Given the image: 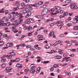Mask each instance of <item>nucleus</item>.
<instances>
[{
	"label": "nucleus",
	"mask_w": 78,
	"mask_h": 78,
	"mask_svg": "<svg viewBox=\"0 0 78 78\" xmlns=\"http://www.w3.org/2000/svg\"><path fill=\"white\" fill-rule=\"evenodd\" d=\"M56 23L57 24V26L58 27H60V26L64 25V23H62V21H58Z\"/></svg>",
	"instance_id": "obj_1"
},
{
	"label": "nucleus",
	"mask_w": 78,
	"mask_h": 78,
	"mask_svg": "<svg viewBox=\"0 0 78 78\" xmlns=\"http://www.w3.org/2000/svg\"><path fill=\"white\" fill-rule=\"evenodd\" d=\"M48 10L47 9H44L42 12V15H45V14H47V12H48Z\"/></svg>",
	"instance_id": "obj_2"
},
{
	"label": "nucleus",
	"mask_w": 78,
	"mask_h": 78,
	"mask_svg": "<svg viewBox=\"0 0 78 78\" xmlns=\"http://www.w3.org/2000/svg\"><path fill=\"white\" fill-rule=\"evenodd\" d=\"M21 6L23 8V9H26V7H25V5H26V4L25 3L22 2L21 4Z\"/></svg>",
	"instance_id": "obj_3"
},
{
	"label": "nucleus",
	"mask_w": 78,
	"mask_h": 78,
	"mask_svg": "<svg viewBox=\"0 0 78 78\" xmlns=\"http://www.w3.org/2000/svg\"><path fill=\"white\" fill-rule=\"evenodd\" d=\"M6 70L7 72H9L11 71V68L10 67H7L6 68Z\"/></svg>",
	"instance_id": "obj_4"
},
{
	"label": "nucleus",
	"mask_w": 78,
	"mask_h": 78,
	"mask_svg": "<svg viewBox=\"0 0 78 78\" xmlns=\"http://www.w3.org/2000/svg\"><path fill=\"white\" fill-rule=\"evenodd\" d=\"M12 45H13V43H10L7 44H6V47H12Z\"/></svg>",
	"instance_id": "obj_5"
},
{
	"label": "nucleus",
	"mask_w": 78,
	"mask_h": 78,
	"mask_svg": "<svg viewBox=\"0 0 78 78\" xmlns=\"http://www.w3.org/2000/svg\"><path fill=\"white\" fill-rule=\"evenodd\" d=\"M27 11L26 10H22L20 12V13L22 14H25L27 13Z\"/></svg>",
	"instance_id": "obj_6"
},
{
	"label": "nucleus",
	"mask_w": 78,
	"mask_h": 78,
	"mask_svg": "<svg viewBox=\"0 0 78 78\" xmlns=\"http://www.w3.org/2000/svg\"><path fill=\"white\" fill-rule=\"evenodd\" d=\"M19 18H18V20L20 22H22L23 21V19H22V18H23V16H19Z\"/></svg>",
	"instance_id": "obj_7"
},
{
	"label": "nucleus",
	"mask_w": 78,
	"mask_h": 78,
	"mask_svg": "<svg viewBox=\"0 0 78 78\" xmlns=\"http://www.w3.org/2000/svg\"><path fill=\"white\" fill-rule=\"evenodd\" d=\"M37 58H37V62H41V60L42 59V58L39 56H38Z\"/></svg>",
	"instance_id": "obj_8"
},
{
	"label": "nucleus",
	"mask_w": 78,
	"mask_h": 78,
	"mask_svg": "<svg viewBox=\"0 0 78 78\" xmlns=\"http://www.w3.org/2000/svg\"><path fill=\"white\" fill-rule=\"evenodd\" d=\"M55 59H61V56L57 55L55 56Z\"/></svg>",
	"instance_id": "obj_9"
},
{
	"label": "nucleus",
	"mask_w": 78,
	"mask_h": 78,
	"mask_svg": "<svg viewBox=\"0 0 78 78\" xmlns=\"http://www.w3.org/2000/svg\"><path fill=\"white\" fill-rule=\"evenodd\" d=\"M41 70V67H38L37 68V71H36V73H39V72H40V70Z\"/></svg>",
	"instance_id": "obj_10"
},
{
	"label": "nucleus",
	"mask_w": 78,
	"mask_h": 78,
	"mask_svg": "<svg viewBox=\"0 0 78 78\" xmlns=\"http://www.w3.org/2000/svg\"><path fill=\"white\" fill-rule=\"evenodd\" d=\"M29 20L30 23H33L34 22V19L33 18H29Z\"/></svg>",
	"instance_id": "obj_11"
},
{
	"label": "nucleus",
	"mask_w": 78,
	"mask_h": 78,
	"mask_svg": "<svg viewBox=\"0 0 78 78\" xmlns=\"http://www.w3.org/2000/svg\"><path fill=\"white\" fill-rule=\"evenodd\" d=\"M37 37V40L39 41H42V40H43V39L41 38V35H38Z\"/></svg>",
	"instance_id": "obj_12"
},
{
	"label": "nucleus",
	"mask_w": 78,
	"mask_h": 78,
	"mask_svg": "<svg viewBox=\"0 0 78 78\" xmlns=\"http://www.w3.org/2000/svg\"><path fill=\"white\" fill-rule=\"evenodd\" d=\"M55 8L57 10H59V9H61V7H58L57 6H55Z\"/></svg>",
	"instance_id": "obj_13"
},
{
	"label": "nucleus",
	"mask_w": 78,
	"mask_h": 78,
	"mask_svg": "<svg viewBox=\"0 0 78 78\" xmlns=\"http://www.w3.org/2000/svg\"><path fill=\"white\" fill-rule=\"evenodd\" d=\"M16 16H17V17H20V16H22V14H20L18 12H16Z\"/></svg>",
	"instance_id": "obj_14"
},
{
	"label": "nucleus",
	"mask_w": 78,
	"mask_h": 78,
	"mask_svg": "<svg viewBox=\"0 0 78 78\" xmlns=\"http://www.w3.org/2000/svg\"><path fill=\"white\" fill-rule=\"evenodd\" d=\"M25 23H27V24H30V21L29 20V19H28L26 21H25Z\"/></svg>",
	"instance_id": "obj_15"
},
{
	"label": "nucleus",
	"mask_w": 78,
	"mask_h": 78,
	"mask_svg": "<svg viewBox=\"0 0 78 78\" xmlns=\"http://www.w3.org/2000/svg\"><path fill=\"white\" fill-rule=\"evenodd\" d=\"M16 67H18V68H19L20 69V68H22V66L20 64H17Z\"/></svg>",
	"instance_id": "obj_16"
},
{
	"label": "nucleus",
	"mask_w": 78,
	"mask_h": 78,
	"mask_svg": "<svg viewBox=\"0 0 78 78\" xmlns=\"http://www.w3.org/2000/svg\"><path fill=\"white\" fill-rule=\"evenodd\" d=\"M12 31L14 33H17L18 32V30H17V29L16 28H14L12 30Z\"/></svg>",
	"instance_id": "obj_17"
},
{
	"label": "nucleus",
	"mask_w": 78,
	"mask_h": 78,
	"mask_svg": "<svg viewBox=\"0 0 78 78\" xmlns=\"http://www.w3.org/2000/svg\"><path fill=\"white\" fill-rule=\"evenodd\" d=\"M9 55H10L11 56H14V55H15V53L14 52H10L9 53Z\"/></svg>",
	"instance_id": "obj_18"
},
{
	"label": "nucleus",
	"mask_w": 78,
	"mask_h": 78,
	"mask_svg": "<svg viewBox=\"0 0 78 78\" xmlns=\"http://www.w3.org/2000/svg\"><path fill=\"white\" fill-rule=\"evenodd\" d=\"M54 32H51L49 33V35L50 36H52L54 34Z\"/></svg>",
	"instance_id": "obj_19"
},
{
	"label": "nucleus",
	"mask_w": 78,
	"mask_h": 78,
	"mask_svg": "<svg viewBox=\"0 0 78 78\" xmlns=\"http://www.w3.org/2000/svg\"><path fill=\"white\" fill-rule=\"evenodd\" d=\"M35 69H31L30 71V72L31 73H33L34 72H35Z\"/></svg>",
	"instance_id": "obj_20"
},
{
	"label": "nucleus",
	"mask_w": 78,
	"mask_h": 78,
	"mask_svg": "<svg viewBox=\"0 0 78 78\" xmlns=\"http://www.w3.org/2000/svg\"><path fill=\"white\" fill-rule=\"evenodd\" d=\"M50 20L49 19H47L46 21H45V23H49V22H50Z\"/></svg>",
	"instance_id": "obj_21"
},
{
	"label": "nucleus",
	"mask_w": 78,
	"mask_h": 78,
	"mask_svg": "<svg viewBox=\"0 0 78 78\" xmlns=\"http://www.w3.org/2000/svg\"><path fill=\"white\" fill-rule=\"evenodd\" d=\"M43 17L44 16H36V17L39 19H41V18H43Z\"/></svg>",
	"instance_id": "obj_22"
},
{
	"label": "nucleus",
	"mask_w": 78,
	"mask_h": 78,
	"mask_svg": "<svg viewBox=\"0 0 78 78\" xmlns=\"http://www.w3.org/2000/svg\"><path fill=\"white\" fill-rule=\"evenodd\" d=\"M13 10L14 11H16L17 9H19V7H13Z\"/></svg>",
	"instance_id": "obj_23"
},
{
	"label": "nucleus",
	"mask_w": 78,
	"mask_h": 78,
	"mask_svg": "<svg viewBox=\"0 0 78 78\" xmlns=\"http://www.w3.org/2000/svg\"><path fill=\"white\" fill-rule=\"evenodd\" d=\"M4 44V42L3 41H0V46H2Z\"/></svg>",
	"instance_id": "obj_24"
},
{
	"label": "nucleus",
	"mask_w": 78,
	"mask_h": 78,
	"mask_svg": "<svg viewBox=\"0 0 78 78\" xmlns=\"http://www.w3.org/2000/svg\"><path fill=\"white\" fill-rule=\"evenodd\" d=\"M44 47L46 49H48V48H49L50 47H49V46H48L47 45L44 46Z\"/></svg>",
	"instance_id": "obj_25"
},
{
	"label": "nucleus",
	"mask_w": 78,
	"mask_h": 78,
	"mask_svg": "<svg viewBox=\"0 0 78 78\" xmlns=\"http://www.w3.org/2000/svg\"><path fill=\"white\" fill-rule=\"evenodd\" d=\"M55 24H56V23L54 22L53 23H51L50 24V26L51 27H53V26H54V25H55Z\"/></svg>",
	"instance_id": "obj_26"
},
{
	"label": "nucleus",
	"mask_w": 78,
	"mask_h": 78,
	"mask_svg": "<svg viewBox=\"0 0 78 78\" xmlns=\"http://www.w3.org/2000/svg\"><path fill=\"white\" fill-rule=\"evenodd\" d=\"M12 14L14 16H16V13L14 12H12Z\"/></svg>",
	"instance_id": "obj_27"
},
{
	"label": "nucleus",
	"mask_w": 78,
	"mask_h": 78,
	"mask_svg": "<svg viewBox=\"0 0 78 78\" xmlns=\"http://www.w3.org/2000/svg\"><path fill=\"white\" fill-rule=\"evenodd\" d=\"M39 4H33V6H34V7H37V6H39Z\"/></svg>",
	"instance_id": "obj_28"
},
{
	"label": "nucleus",
	"mask_w": 78,
	"mask_h": 78,
	"mask_svg": "<svg viewBox=\"0 0 78 78\" xmlns=\"http://www.w3.org/2000/svg\"><path fill=\"white\" fill-rule=\"evenodd\" d=\"M75 6L74 4H73L72 5H70V8L71 9H74V6Z\"/></svg>",
	"instance_id": "obj_29"
},
{
	"label": "nucleus",
	"mask_w": 78,
	"mask_h": 78,
	"mask_svg": "<svg viewBox=\"0 0 78 78\" xmlns=\"http://www.w3.org/2000/svg\"><path fill=\"white\" fill-rule=\"evenodd\" d=\"M54 11H55V9H54L52 8L49 11L50 12H53Z\"/></svg>",
	"instance_id": "obj_30"
},
{
	"label": "nucleus",
	"mask_w": 78,
	"mask_h": 78,
	"mask_svg": "<svg viewBox=\"0 0 78 78\" xmlns=\"http://www.w3.org/2000/svg\"><path fill=\"white\" fill-rule=\"evenodd\" d=\"M20 61V58H17L15 60V62H18V61Z\"/></svg>",
	"instance_id": "obj_31"
},
{
	"label": "nucleus",
	"mask_w": 78,
	"mask_h": 78,
	"mask_svg": "<svg viewBox=\"0 0 78 78\" xmlns=\"http://www.w3.org/2000/svg\"><path fill=\"white\" fill-rule=\"evenodd\" d=\"M74 30H78V26H75L74 27Z\"/></svg>",
	"instance_id": "obj_32"
},
{
	"label": "nucleus",
	"mask_w": 78,
	"mask_h": 78,
	"mask_svg": "<svg viewBox=\"0 0 78 78\" xmlns=\"http://www.w3.org/2000/svg\"><path fill=\"white\" fill-rule=\"evenodd\" d=\"M67 14H68V12H66L64 13V14H63V16H67Z\"/></svg>",
	"instance_id": "obj_33"
},
{
	"label": "nucleus",
	"mask_w": 78,
	"mask_h": 78,
	"mask_svg": "<svg viewBox=\"0 0 78 78\" xmlns=\"http://www.w3.org/2000/svg\"><path fill=\"white\" fill-rule=\"evenodd\" d=\"M49 62H50V61H45L43 62V64H48Z\"/></svg>",
	"instance_id": "obj_34"
},
{
	"label": "nucleus",
	"mask_w": 78,
	"mask_h": 78,
	"mask_svg": "<svg viewBox=\"0 0 78 78\" xmlns=\"http://www.w3.org/2000/svg\"><path fill=\"white\" fill-rule=\"evenodd\" d=\"M38 3V5H42V4L44 3V2L42 1H40Z\"/></svg>",
	"instance_id": "obj_35"
},
{
	"label": "nucleus",
	"mask_w": 78,
	"mask_h": 78,
	"mask_svg": "<svg viewBox=\"0 0 78 78\" xmlns=\"http://www.w3.org/2000/svg\"><path fill=\"white\" fill-rule=\"evenodd\" d=\"M6 60V58H3L1 60V62H4Z\"/></svg>",
	"instance_id": "obj_36"
},
{
	"label": "nucleus",
	"mask_w": 78,
	"mask_h": 78,
	"mask_svg": "<svg viewBox=\"0 0 78 78\" xmlns=\"http://www.w3.org/2000/svg\"><path fill=\"white\" fill-rule=\"evenodd\" d=\"M6 25L7 27H9V26L10 25V23L9 22H8L6 23Z\"/></svg>",
	"instance_id": "obj_37"
},
{
	"label": "nucleus",
	"mask_w": 78,
	"mask_h": 78,
	"mask_svg": "<svg viewBox=\"0 0 78 78\" xmlns=\"http://www.w3.org/2000/svg\"><path fill=\"white\" fill-rule=\"evenodd\" d=\"M53 67L54 68H56L57 67H58V66L57 64H55L53 65Z\"/></svg>",
	"instance_id": "obj_38"
},
{
	"label": "nucleus",
	"mask_w": 78,
	"mask_h": 78,
	"mask_svg": "<svg viewBox=\"0 0 78 78\" xmlns=\"http://www.w3.org/2000/svg\"><path fill=\"white\" fill-rule=\"evenodd\" d=\"M72 45V44L70 43H69L67 44V47H69V46H70Z\"/></svg>",
	"instance_id": "obj_39"
},
{
	"label": "nucleus",
	"mask_w": 78,
	"mask_h": 78,
	"mask_svg": "<svg viewBox=\"0 0 78 78\" xmlns=\"http://www.w3.org/2000/svg\"><path fill=\"white\" fill-rule=\"evenodd\" d=\"M20 4H19V2H16V5L17 6H19Z\"/></svg>",
	"instance_id": "obj_40"
},
{
	"label": "nucleus",
	"mask_w": 78,
	"mask_h": 78,
	"mask_svg": "<svg viewBox=\"0 0 78 78\" xmlns=\"http://www.w3.org/2000/svg\"><path fill=\"white\" fill-rule=\"evenodd\" d=\"M26 48H31V45H27L26 46Z\"/></svg>",
	"instance_id": "obj_41"
},
{
	"label": "nucleus",
	"mask_w": 78,
	"mask_h": 78,
	"mask_svg": "<svg viewBox=\"0 0 78 78\" xmlns=\"http://www.w3.org/2000/svg\"><path fill=\"white\" fill-rule=\"evenodd\" d=\"M70 1L69 0H67L65 1V3H70Z\"/></svg>",
	"instance_id": "obj_42"
},
{
	"label": "nucleus",
	"mask_w": 78,
	"mask_h": 78,
	"mask_svg": "<svg viewBox=\"0 0 78 78\" xmlns=\"http://www.w3.org/2000/svg\"><path fill=\"white\" fill-rule=\"evenodd\" d=\"M27 9L28 10H27L28 11H31L33 9L31 7H28L27 8Z\"/></svg>",
	"instance_id": "obj_43"
},
{
	"label": "nucleus",
	"mask_w": 78,
	"mask_h": 78,
	"mask_svg": "<svg viewBox=\"0 0 78 78\" xmlns=\"http://www.w3.org/2000/svg\"><path fill=\"white\" fill-rule=\"evenodd\" d=\"M12 58V56H11L10 55H7V58L8 59H11Z\"/></svg>",
	"instance_id": "obj_44"
},
{
	"label": "nucleus",
	"mask_w": 78,
	"mask_h": 78,
	"mask_svg": "<svg viewBox=\"0 0 78 78\" xmlns=\"http://www.w3.org/2000/svg\"><path fill=\"white\" fill-rule=\"evenodd\" d=\"M35 48L37 50H41V47L37 46Z\"/></svg>",
	"instance_id": "obj_45"
},
{
	"label": "nucleus",
	"mask_w": 78,
	"mask_h": 78,
	"mask_svg": "<svg viewBox=\"0 0 78 78\" xmlns=\"http://www.w3.org/2000/svg\"><path fill=\"white\" fill-rule=\"evenodd\" d=\"M1 67L2 68H4V67H5V64H3L1 65Z\"/></svg>",
	"instance_id": "obj_46"
},
{
	"label": "nucleus",
	"mask_w": 78,
	"mask_h": 78,
	"mask_svg": "<svg viewBox=\"0 0 78 78\" xmlns=\"http://www.w3.org/2000/svg\"><path fill=\"white\" fill-rule=\"evenodd\" d=\"M20 45L21 47H25V44H20Z\"/></svg>",
	"instance_id": "obj_47"
},
{
	"label": "nucleus",
	"mask_w": 78,
	"mask_h": 78,
	"mask_svg": "<svg viewBox=\"0 0 78 78\" xmlns=\"http://www.w3.org/2000/svg\"><path fill=\"white\" fill-rule=\"evenodd\" d=\"M74 5H75V6H74V9L75 8V9H77L78 7L77 5H76V4H74Z\"/></svg>",
	"instance_id": "obj_48"
},
{
	"label": "nucleus",
	"mask_w": 78,
	"mask_h": 78,
	"mask_svg": "<svg viewBox=\"0 0 78 78\" xmlns=\"http://www.w3.org/2000/svg\"><path fill=\"white\" fill-rule=\"evenodd\" d=\"M32 29V27L31 26L29 27L28 28V31H30V30H31Z\"/></svg>",
	"instance_id": "obj_49"
},
{
	"label": "nucleus",
	"mask_w": 78,
	"mask_h": 78,
	"mask_svg": "<svg viewBox=\"0 0 78 78\" xmlns=\"http://www.w3.org/2000/svg\"><path fill=\"white\" fill-rule=\"evenodd\" d=\"M31 12L30 11L27 14L29 16H30L31 15Z\"/></svg>",
	"instance_id": "obj_50"
},
{
	"label": "nucleus",
	"mask_w": 78,
	"mask_h": 78,
	"mask_svg": "<svg viewBox=\"0 0 78 78\" xmlns=\"http://www.w3.org/2000/svg\"><path fill=\"white\" fill-rule=\"evenodd\" d=\"M30 51H34L35 50V49L33 48H30Z\"/></svg>",
	"instance_id": "obj_51"
},
{
	"label": "nucleus",
	"mask_w": 78,
	"mask_h": 78,
	"mask_svg": "<svg viewBox=\"0 0 78 78\" xmlns=\"http://www.w3.org/2000/svg\"><path fill=\"white\" fill-rule=\"evenodd\" d=\"M70 41L72 43H75V42H76V40H71Z\"/></svg>",
	"instance_id": "obj_52"
},
{
	"label": "nucleus",
	"mask_w": 78,
	"mask_h": 78,
	"mask_svg": "<svg viewBox=\"0 0 78 78\" xmlns=\"http://www.w3.org/2000/svg\"><path fill=\"white\" fill-rule=\"evenodd\" d=\"M50 52H51V54L53 53H54V52H55V51L54 50H51V51Z\"/></svg>",
	"instance_id": "obj_53"
},
{
	"label": "nucleus",
	"mask_w": 78,
	"mask_h": 78,
	"mask_svg": "<svg viewBox=\"0 0 78 78\" xmlns=\"http://www.w3.org/2000/svg\"><path fill=\"white\" fill-rule=\"evenodd\" d=\"M50 71H53L54 70V68L53 67H51L50 69Z\"/></svg>",
	"instance_id": "obj_54"
},
{
	"label": "nucleus",
	"mask_w": 78,
	"mask_h": 78,
	"mask_svg": "<svg viewBox=\"0 0 78 78\" xmlns=\"http://www.w3.org/2000/svg\"><path fill=\"white\" fill-rule=\"evenodd\" d=\"M28 36H32L33 34L31 33H29L28 34Z\"/></svg>",
	"instance_id": "obj_55"
},
{
	"label": "nucleus",
	"mask_w": 78,
	"mask_h": 78,
	"mask_svg": "<svg viewBox=\"0 0 78 78\" xmlns=\"http://www.w3.org/2000/svg\"><path fill=\"white\" fill-rule=\"evenodd\" d=\"M68 66V64L66 63L64 64H63L62 65V67H64V66Z\"/></svg>",
	"instance_id": "obj_56"
},
{
	"label": "nucleus",
	"mask_w": 78,
	"mask_h": 78,
	"mask_svg": "<svg viewBox=\"0 0 78 78\" xmlns=\"http://www.w3.org/2000/svg\"><path fill=\"white\" fill-rule=\"evenodd\" d=\"M50 75L51 76H55V75L54 74V73H51Z\"/></svg>",
	"instance_id": "obj_57"
},
{
	"label": "nucleus",
	"mask_w": 78,
	"mask_h": 78,
	"mask_svg": "<svg viewBox=\"0 0 78 78\" xmlns=\"http://www.w3.org/2000/svg\"><path fill=\"white\" fill-rule=\"evenodd\" d=\"M44 33H47L48 32V30H47V29L45 30H44Z\"/></svg>",
	"instance_id": "obj_58"
},
{
	"label": "nucleus",
	"mask_w": 78,
	"mask_h": 78,
	"mask_svg": "<svg viewBox=\"0 0 78 78\" xmlns=\"http://www.w3.org/2000/svg\"><path fill=\"white\" fill-rule=\"evenodd\" d=\"M29 56V55L27 54H25L24 57H25V58H27V57H28Z\"/></svg>",
	"instance_id": "obj_59"
},
{
	"label": "nucleus",
	"mask_w": 78,
	"mask_h": 78,
	"mask_svg": "<svg viewBox=\"0 0 78 78\" xmlns=\"http://www.w3.org/2000/svg\"><path fill=\"white\" fill-rule=\"evenodd\" d=\"M67 26H68V27H71L72 26V24L71 23H69V24H67Z\"/></svg>",
	"instance_id": "obj_60"
},
{
	"label": "nucleus",
	"mask_w": 78,
	"mask_h": 78,
	"mask_svg": "<svg viewBox=\"0 0 78 78\" xmlns=\"http://www.w3.org/2000/svg\"><path fill=\"white\" fill-rule=\"evenodd\" d=\"M73 34L75 35H77L78 34V33L77 32H74L73 33Z\"/></svg>",
	"instance_id": "obj_61"
},
{
	"label": "nucleus",
	"mask_w": 78,
	"mask_h": 78,
	"mask_svg": "<svg viewBox=\"0 0 78 78\" xmlns=\"http://www.w3.org/2000/svg\"><path fill=\"white\" fill-rule=\"evenodd\" d=\"M25 72H28L29 71V69H25L24 70Z\"/></svg>",
	"instance_id": "obj_62"
},
{
	"label": "nucleus",
	"mask_w": 78,
	"mask_h": 78,
	"mask_svg": "<svg viewBox=\"0 0 78 78\" xmlns=\"http://www.w3.org/2000/svg\"><path fill=\"white\" fill-rule=\"evenodd\" d=\"M46 7H47V5H44L43 6V8H46Z\"/></svg>",
	"instance_id": "obj_63"
},
{
	"label": "nucleus",
	"mask_w": 78,
	"mask_h": 78,
	"mask_svg": "<svg viewBox=\"0 0 78 78\" xmlns=\"http://www.w3.org/2000/svg\"><path fill=\"white\" fill-rule=\"evenodd\" d=\"M75 45L76 46L78 45V42H76V43H75Z\"/></svg>",
	"instance_id": "obj_64"
}]
</instances>
